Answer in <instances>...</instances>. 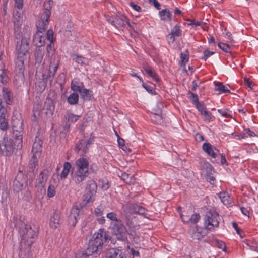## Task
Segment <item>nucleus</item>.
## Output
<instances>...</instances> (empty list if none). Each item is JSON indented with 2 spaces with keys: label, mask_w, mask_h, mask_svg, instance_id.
I'll list each match as a JSON object with an SVG mask.
<instances>
[{
  "label": "nucleus",
  "mask_w": 258,
  "mask_h": 258,
  "mask_svg": "<svg viewBox=\"0 0 258 258\" xmlns=\"http://www.w3.org/2000/svg\"><path fill=\"white\" fill-rule=\"evenodd\" d=\"M110 240L111 238L106 232L103 229H99L89 240L87 247L88 254L100 255L103 251L105 244Z\"/></svg>",
  "instance_id": "obj_1"
},
{
  "label": "nucleus",
  "mask_w": 258,
  "mask_h": 258,
  "mask_svg": "<svg viewBox=\"0 0 258 258\" xmlns=\"http://www.w3.org/2000/svg\"><path fill=\"white\" fill-rule=\"evenodd\" d=\"M89 174V162L84 157L78 158L71 171V176L76 184H79L85 179Z\"/></svg>",
  "instance_id": "obj_2"
},
{
  "label": "nucleus",
  "mask_w": 258,
  "mask_h": 258,
  "mask_svg": "<svg viewBox=\"0 0 258 258\" xmlns=\"http://www.w3.org/2000/svg\"><path fill=\"white\" fill-rule=\"evenodd\" d=\"M30 38V33L28 31L25 32L22 37L20 44L17 43V60L16 63L20 67V70L22 69L23 66L24 59L23 57L27 55L29 49V44Z\"/></svg>",
  "instance_id": "obj_3"
},
{
  "label": "nucleus",
  "mask_w": 258,
  "mask_h": 258,
  "mask_svg": "<svg viewBox=\"0 0 258 258\" xmlns=\"http://www.w3.org/2000/svg\"><path fill=\"white\" fill-rule=\"evenodd\" d=\"M71 89L74 92L80 93L81 97L84 100H90L92 96V91L84 88L82 82H80L78 79H74L71 83Z\"/></svg>",
  "instance_id": "obj_4"
},
{
  "label": "nucleus",
  "mask_w": 258,
  "mask_h": 258,
  "mask_svg": "<svg viewBox=\"0 0 258 258\" xmlns=\"http://www.w3.org/2000/svg\"><path fill=\"white\" fill-rule=\"evenodd\" d=\"M219 214L216 212H208L206 213L204 217V226L210 230L213 229L214 227L219 226V222L218 220Z\"/></svg>",
  "instance_id": "obj_5"
},
{
  "label": "nucleus",
  "mask_w": 258,
  "mask_h": 258,
  "mask_svg": "<svg viewBox=\"0 0 258 258\" xmlns=\"http://www.w3.org/2000/svg\"><path fill=\"white\" fill-rule=\"evenodd\" d=\"M106 19L108 22L118 29L123 30L126 24H127L130 28L133 29V26L129 23L128 19L124 15L116 16L115 17L107 16Z\"/></svg>",
  "instance_id": "obj_6"
},
{
  "label": "nucleus",
  "mask_w": 258,
  "mask_h": 258,
  "mask_svg": "<svg viewBox=\"0 0 258 258\" xmlns=\"http://www.w3.org/2000/svg\"><path fill=\"white\" fill-rule=\"evenodd\" d=\"M20 233L22 234V240L30 246L34 242L33 239L37 236L36 232L32 229L31 226L24 224V227H21Z\"/></svg>",
  "instance_id": "obj_7"
},
{
  "label": "nucleus",
  "mask_w": 258,
  "mask_h": 258,
  "mask_svg": "<svg viewBox=\"0 0 258 258\" xmlns=\"http://www.w3.org/2000/svg\"><path fill=\"white\" fill-rule=\"evenodd\" d=\"M14 143L13 140L4 137L0 141V152L5 156H11L14 150Z\"/></svg>",
  "instance_id": "obj_8"
},
{
  "label": "nucleus",
  "mask_w": 258,
  "mask_h": 258,
  "mask_svg": "<svg viewBox=\"0 0 258 258\" xmlns=\"http://www.w3.org/2000/svg\"><path fill=\"white\" fill-rule=\"evenodd\" d=\"M111 225L113 234L117 236L118 239L124 240L126 238L127 230L121 220L112 222Z\"/></svg>",
  "instance_id": "obj_9"
},
{
  "label": "nucleus",
  "mask_w": 258,
  "mask_h": 258,
  "mask_svg": "<svg viewBox=\"0 0 258 258\" xmlns=\"http://www.w3.org/2000/svg\"><path fill=\"white\" fill-rule=\"evenodd\" d=\"M97 190V185L92 180H89L87 183L85 193L83 196V200L86 203L93 201V197Z\"/></svg>",
  "instance_id": "obj_10"
},
{
  "label": "nucleus",
  "mask_w": 258,
  "mask_h": 258,
  "mask_svg": "<svg viewBox=\"0 0 258 258\" xmlns=\"http://www.w3.org/2000/svg\"><path fill=\"white\" fill-rule=\"evenodd\" d=\"M49 171L47 169L42 170L36 179V186L39 189L41 194H44L46 191L45 186L49 176Z\"/></svg>",
  "instance_id": "obj_11"
},
{
  "label": "nucleus",
  "mask_w": 258,
  "mask_h": 258,
  "mask_svg": "<svg viewBox=\"0 0 258 258\" xmlns=\"http://www.w3.org/2000/svg\"><path fill=\"white\" fill-rule=\"evenodd\" d=\"M27 186L26 177L22 172H19L13 182V189L16 192L23 190Z\"/></svg>",
  "instance_id": "obj_12"
},
{
  "label": "nucleus",
  "mask_w": 258,
  "mask_h": 258,
  "mask_svg": "<svg viewBox=\"0 0 258 258\" xmlns=\"http://www.w3.org/2000/svg\"><path fill=\"white\" fill-rule=\"evenodd\" d=\"M124 212H129V213L139 214L147 218L146 209L143 207L135 204H127L124 206Z\"/></svg>",
  "instance_id": "obj_13"
},
{
  "label": "nucleus",
  "mask_w": 258,
  "mask_h": 258,
  "mask_svg": "<svg viewBox=\"0 0 258 258\" xmlns=\"http://www.w3.org/2000/svg\"><path fill=\"white\" fill-rule=\"evenodd\" d=\"M80 210L77 207H74L71 211L69 217V223L71 226L74 227L77 221V217L79 216Z\"/></svg>",
  "instance_id": "obj_14"
},
{
  "label": "nucleus",
  "mask_w": 258,
  "mask_h": 258,
  "mask_svg": "<svg viewBox=\"0 0 258 258\" xmlns=\"http://www.w3.org/2000/svg\"><path fill=\"white\" fill-rule=\"evenodd\" d=\"M42 144L43 142L41 139L38 137H36L32 147V153L38 155V156H40L42 148Z\"/></svg>",
  "instance_id": "obj_15"
},
{
  "label": "nucleus",
  "mask_w": 258,
  "mask_h": 258,
  "mask_svg": "<svg viewBox=\"0 0 258 258\" xmlns=\"http://www.w3.org/2000/svg\"><path fill=\"white\" fill-rule=\"evenodd\" d=\"M203 149L213 158H215L217 155V152H219V150L215 147L212 146L210 144L207 143H205L203 144Z\"/></svg>",
  "instance_id": "obj_16"
},
{
  "label": "nucleus",
  "mask_w": 258,
  "mask_h": 258,
  "mask_svg": "<svg viewBox=\"0 0 258 258\" xmlns=\"http://www.w3.org/2000/svg\"><path fill=\"white\" fill-rule=\"evenodd\" d=\"M106 258H124V254L119 249L110 248L106 252Z\"/></svg>",
  "instance_id": "obj_17"
},
{
  "label": "nucleus",
  "mask_w": 258,
  "mask_h": 258,
  "mask_svg": "<svg viewBox=\"0 0 258 258\" xmlns=\"http://www.w3.org/2000/svg\"><path fill=\"white\" fill-rule=\"evenodd\" d=\"M41 20L37 25V32L43 33L46 29L49 18L45 17L44 15H41Z\"/></svg>",
  "instance_id": "obj_18"
},
{
  "label": "nucleus",
  "mask_w": 258,
  "mask_h": 258,
  "mask_svg": "<svg viewBox=\"0 0 258 258\" xmlns=\"http://www.w3.org/2000/svg\"><path fill=\"white\" fill-rule=\"evenodd\" d=\"M45 37L43 36V33L37 32L34 35L33 42L38 47L40 48L43 45Z\"/></svg>",
  "instance_id": "obj_19"
},
{
  "label": "nucleus",
  "mask_w": 258,
  "mask_h": 258,
  "mask_svg": "<svg viewBox=\"0 0 258 258\" xmlns=\"http://www.w3.org/2000/svg\"><path fill=\"white\" fill-rule=\"evenodd\" d=\"M43 109L46 110V114L52 115L54 110V105L53 101L50 99H47L44 103Z\"/></svg>",
  "instance_id": "obj_20"
},
{
  "label": "nucleus",
  "mask_w": 258,
  "mask_h": 258,
  "mask_svg": "<svg viewBox=\"0 0 258 258\" xmlns=\"http://www.w3.org/2000/svg\"><path fill=\"white\" fill-rule=\"evenodd\" d=\"M53 5L52 0H46L44 3V12L42 13L41 15H44L45 17H47V18H49L52 6Z\"/></svg>",
  "instance_id": "obj_21"
},
{
  "label": "nucleus",
  "mask_w": 258,
  "mask_h": 258,
  "mask_svg": "<svg viewBox=\"0 0 258 258\" xmlns=\"http://www.w3.org/2000/svg\"><path fill=\"white\" fill-rule=\"evenodd\" d=\"M180 216L184 222H190L192 223H197L200 219V216L199 214L195 213L192 214L190 217L188 216L184 217L182 213H180Z\"/></svg>",
  "instance_id": "obj_22"
},
{
  "label": "nucleus",
  "mask_w": 258,
  "mask_h": 258,
  "mask_svg": "<svg viewBox=\"0 0 258 258\" xmlns=\"http://www.w3.org/2000/svg\"><path fill=\"white\" fill-rule=\"evenodd\" d=\"M60 221V214L55 212L50 219V226L53 228H56L59 225Z\"/></svg>",
  "instance_id": "obj_23"
},
{
  "label": "nucleus",
  "mask_w": 258,
  "mask_h": 258,
  "mask_svg": "<svg viewBox=\"0 0 258 258\" xmlns=\"http://www.w3.org/2000/svg\"><path fill=\"white\" fill-rule=\"evenodd\" d=\"M118 176L127 184H131L135 183V179L134 177V175L130 176L129 174L125 172H120V173L118 174Z\"/></svg>",
  "instance_id": "obj_24"
},
{
  "label": "nucleus",
  "mask_w": 258,
  "mask_h": 258,
  "mask_svg": "<svg viewBox=\"0 0 258 258\" xmlns=\"http://www.w3.org/2000/svg\"><path fill=\"white\" fill-rule=\"evenodd\" d=\"M71 56L73 61H76L79 64L82 65H86L88 64V59L83 56H79L75 54H71Z\"/></svg>",
  "instance_id": "obj_25"
},
{
  "label": "nucleus",
  "mask_w": 258,
  "mask_h": 258,
  "mask_svg": "<svg viewBox=\"0 0 258 258\" xmlns=\"http://www.w3.org/2000/svg\"><path fill=\"white\" fill-rule=\"evenodd\" d=\"M58 68V63H50L49 66V74L47 75V78L49 79L50 81H52L53 77L54 76Z\"/></svg>",
  "instance_id": "obj_26"
},
{
  "label": "nucleus",
  "mask_w": 258,
  "mask_h": 258,
  "mask_svg": "<svg viewBox=\"0 0 258 258\" xmlns=\"http://www.w3.org/2000/svg\"><path fill=\"white\" fill-rule=\"evenodd\" d=\"M23 132H13L12 136L15 139V144H17L18 148L22 147V133Z\"/></svg>",
  "instance_id": "obj_27"
},
{
  "label": "nucleus",
  "mask_w": 258,
  "mask_h": 258,
  "mask_svg": "<svg viewBox=\"0 0 258 258\" xmlns=\"http://www.w3.org/2000/svg\"><path fill=\"white\" fill-rule=\"evenodd\" d=\"M125 223L127 226H128L130 228H135V225L134 224V221H133V219L135 218V217L131 214V213H129V212H125Z\"/></svg>",
  "instance_id": "obj_28"
},
{
  "label": "nucleus",
  "mask_w": 258,
  "mask_h": 258,
  "mask_svg": "<svg viewBox=\"0 0 258 258\" xmlns=\"http://www.w3.org/2000/svg\"><path fill=\"white\" fill-rule=\"evenodd\" d=\"M76 92H74L71 94L67 98V101L70 105H76L78 103L79 95Z\"/></svg>",
  "instance_id": "obj_29"
},
{
  "label": "nucleus",
  "mask_w": 258,
  "mask_h": 258,
  "mask_svg": "<svg viewBox=\"0 0 258 258\" xmlns=\"http://www.w3.org/2000/svg\"><path fill=\"white\" fill-rule=\"evenodd\" d=\"M40 156L33 154L32 158L29 161V167L30 168V172H33L34 169L37 165L38 159Z\"/></svg>",
  "instance_id": "obj_30"
},
{
  "label": "nucleus",
  "mask_w": 258,
  "mask_h": 258,
  "mask_svg": "<svg viewBox=\"0 0 258 258\" xmlns=\"http://www.w3.org/2000/svg\"><path fill=\"white\" fill-rule=\"evenodd\" d=\"M161 19L164 21H170L171 14L168 9H164L159 12Z\"/></svg>",
  "instance_id": "obj_31"
},
{
  "label": "nucleus",
  "mask_w": 258,
  "mask_h": 258,
  "mask_svg": "<svg viewBox=\"0 0 258 258\" xmlns=\"http://www.w3.org/2000/svg\"><path fill=\"white\" fill-rule=\"evenodd\" d=\"M71 167L72 166L70 163L68 162H64L63 164V169L60 174L61 178H66L67 177Z\"/></svg>",
  "instance_id": "obj_32"
},
{
  "label": "nucleus",
  "mask_w": 258,
  "mask_h": 258,
  "mask_svg": "<svg viewBox=\"0 0 258 258\" xmlns=\"http://www.w3.org/2000/svg\"><path fill=\"white\" fill-rule=\"evenodd\" d=\"M144 70L150 76H151L153 79H154L156 82L159 81V79L158 78L157 75L156 73L152 69V68L148 66H146L144 67Z\"/></svg>",
  "instance_id": "obj_33"
},
{
  "label": "nucleus",
  "mask_w": 258,
  "mask_h": 258,
  "mask_svg": "<svg viewBox=\"0 0 258 258\" xmlns=\"http://www.w3.org/2000/svg\"><path fill=\"white\" fill-rule=\"evenodd\" d=\"M44 53L42 49L38 47L35 51L34 55L36 62L37 63H41L43 60Z\"/></svg>",
  "instance_id": "obj_34"
},
{
  "label": "nucleus",
  "mask_w": 258,
  "mask_h": 258,
  "mask_svg": "<svg viewBox=\"0 0 258 258\" xmlns=\"http://www.w3.org/2000/svg\"><path fill=\"white\" fill-rule=\"evenodd\" d=\"M215 90L218 91L220 93L230 92L229 90L226 88V86L221 82H215Z\"/></svg>",
  "instance_id": "obj_35"
},
{
  "label": "nucleus",
  "mask_w": 258,
  "mask_h": 258,
  "mask_svg": "<svg viewBox=\"0 0 258 258\" xmlns=\"http://www.w3.org/2000/svg\"><path fill=\"white\" fill-rule=\"evenodd\" d=\"M156 112L153 114L155 121L157 123L161 124L163 122L162 116L161 115L162 112L161 109L159 108L157 110H156Z\"/></svg>",
  "instance_id": "obj_36"
},
{
  "label": "nucleus",
  "mask_w": 258,
  "mask_h": 258,
  "mask_svg": "<svg viewBox=\"0 0 258 258\" xmlns=\"http://www.w3.org/2000/svg\"><path fill=\"white\" fill-rule=\"evenodd\" d=\"M8 77L7 74L6 70L4 69H0V82L5 84L8 81Z\"/></svg>",
  "instance_id": "obj_37"
},
{
  "label": "nucleus",
  "mask_w": 258,
  "mask_h": 258,
  "mask_svg": "<svg viewBox=\"0 0 258 258\" xmlns=\"http://www.w3.org/2000/svg\"><path fill=\"white\" fill-rule=\"evenodd\" d=\"M219 197L221 199L222 202L224 205H228L229 203V196L227 192H220L219 194Z\"/></svg>",
  "instance_id": "obj_38"
},
{
  "label": "nucleus",
  "mask_w": 258,
  "mask_h": 258,
  "mask_svg": "<svg viewBox=\"0 0 258 258\" xmlns=\"http://www.w3.org/2000/svg\"><path fill=\"white\" fill-rule=\"evenodd\" d=\"M23 126V120L21 118L13 117L12 118V127Z\"/></svg>",
  "instance_id": "obj_39"
},
{
  "label": "nucleus",
  "mask_w": 258,
  "mask_h": 258,
  "mask_svg": "<svg viewBox=\"0 0 258 258\" xmlns=\"http://www.w3.org/2000/svg\"><path fill=\"white\" fill-rule=\"evenodd\" d=\"M92 254H89L87 248L86 250L78 251L75 254L76 258H87Z\"/></svg>",
  "instance_id": "obj_40"
},
{
  "label": "nucleus",
  "mask_w": 258,
  "mask_h": 258,
  "mask_svg": "<svg viewBox=\"0 0 258 258\" xmlns=\"http://www.w3.org/2000/svg\"><path fill=\"white\" fill-rule=\"evenodd\" d=\"M8 127V122L6 117L0 118V128L2 130H6Z\"/></svg>",
  "instance_id": "obj_41"
},
{
  "label": "nucleus",
  "mask_w": 258,
  "mask_h": 258,
  "mask_svg": "<svg viewBox=\"0 0 258 258\" xmlns=\"http://www.w3.org/2000/svg\"><path fill=\"white\" fill-rule=\"evenodd\" d=\"M55 194V187L54 185L50 184L47 189V196L52 198Z\"/></svg>",
  "instance_id": "obj_42"
},
{
  "label": "nucleus",
  "mask_w": 258,
  "mask_h": 258,
  "mask_svg": "<svg viewBox=\"0 0 258 258\" xmlns=\"http://www.w3.org/2000/svg\"><path fill=\"white\" fill-rule=\"evenodd\" d=\"M3 98L5 99L7 104H10L12 102L11 98L10 97V93L7 91H5V90L3 89Z\"/></svg>",
  "instance_id": "obj_43"
},
{
  "label": "nucleus",
  "mask_w": 258,
  "mask_h": 258,
  "mask_svg": "<svg viewBox=\"0 0 258 258\" xmlns=\"http://www.w3.org/2000/svg\"><path fill=\"white\" fill-rule=\"evenodd\" d=\"M22 24V18L19 16L18 18L15 17L14 20V24L15 29H19Z\"/></svg>",
  "instance_id": "obj_44"
},
{
  "label": "nucleus",
  "mask_w": 258,
  "mask_h": 258,
  "mask_svg": "<svg viewBox=\"0 0 258 258\" xmlns=\"http://www.w3.org/2000/svg\"><path fill=\"white\" fill-rule=\"evenodd\" d=\"M81 115H77L72 113L68 114L67 119L69 121L71 122H75L80 117Z\"/></svg>",
  "instance_id": "obj_45"
},
{
  "label": "nucleus",
  "mask_w": 258,
  "mask_h": 258,
  "mask_svg": "<svg viewBox=\"0 0 258 258\" xmlns=\"http://www.w3.org/2000/svg\"><path fill=\"white\" fill-rule=\"evenodd\" d=\"M22 193L24 194V198L26 201H30L31 199V194L29 188L25 189V187L23 189Z\"/></svg>",
  "instance_id": "obj_46"
},
{
  "label": "nucleus",
  "mask_w": 258,
  "mask_h": 258,
  "mask_svg": "<svg viewBox=\"0 0 258 258\" xmlns=\"http://www.w3.org/2000/svg\"><path fill=\"white\" fill-rule=\"evenodd\" d=\"M203 168L206 170L207 174L212 173L214 172L212 166L208 162H205L203 165Z\"/></svg>",
  "instance_id": "obj_47"
},
{
  "label": "nucleus",
  "mask_w": 258,
  "mask_h": 258,
  "mask_svg": "<svg viewBox=\"0 0 258 258\" xmlns=\"http://www.w3.org/2000/svg\"><path fill=\"white\" fill-rule=\"evenodd\" d=\"M171 33L172 35L177 37L180 35L181 30L178 26L176 25L171 30Z\"/></svg>",
  "instance_id": "obj_48"
},
{
  "label": "nucleus",
  "mask_w": 258,
  "mask_h": 258,
  "mask_svg": "<svg viewBox=\"0 0 258 258\" xmlns=\"http://www.w3.org/2000/svg\"><path fill=\"white\" fill-rule=\"evenodd\" d=\"M7 110L4 105L2 104V102L0 101V118L6 117Z\"/></svg>",
  "instance_id": "obj_49"
},
{
  "label": "nucleus",
  "mask_w": 258,
  "mask_h": 258,
  "mask_svg": "<svg viewBox=\"0 0 258 258\" xmlns=\"http://www.w3.org/2000/svg\"><path fill=\"white\" fill-rule=\"evenodd\" d=\"M188 61V56L183 53H181V62H180L181 66L185 67L186 63Z\"/></svg>",
  "instance_id": "obj_50"
},
{
  "label": "nucleus",
  "mask_w": 258,
  "mask_h": 258,
  "mask_svg": "<svg viewBox=\"0 0 258 258\" xmlns=\"http://www.w3.org/2000/svg\"><path fill=\"white\" fill-rule=\"evenodd\" d=\"M218 46L224 51L226 52H230V46L229 45L223 43H219L218 44Z\"/></svg>",
  "instance_id": "obj_51"
},
{
  "label": "nucleus",
  "mask_w": 258,
  "mask_h": 258,
  "mask_svg": "<svg viewBox=\"0 0 258 258\" xmlns=\"http://www.w3.org/2000/svg\"><path fill=\"white\" fill-rule=\"evenodd\" d=\"M214 245L218 247L219 249L224 251L226 248L225 244L224 242L219 240H216L214 242Z\"/></svg>",
  "instance_id": "obj_52"
},
{
  "label": "nucleus",
  "mask_w": 258,
  "mask_h": 258,
  "mask_svg": "<svg viewBox=\"0 0 258 258\" xmlns=\"http://www.w3.org/2000/svg\"><path fill=\"white\" fill-rule=\"evenodd\" d=\"M107 217L111 220L112 222L119 221V219L117 218L116 214L113 212H110L107 214Z\"/></svg>",
  "instance_id": "obj_53"
},
{
  "label": "nucleus",
  "mask_w": 258,
  "mask_h": 258,
  "mask_svg": "<svg viewBox=\"0 0 258 258\" xmlns=\"http://www.w3.org/2000/svg\"><path fill=\"white\" fill-rule=\"evenodd\" d=\"M85 144V141L82 140L80 141L79 143L77 145L75 148L76 151L78 153L79 151L83 148V145Z\"/></svg>",
  "instance_id": "obj_54"
},
{
  "label": "nucleus",
  "mask_w": 258,
  "mask_h": 258,
  "mask_svg": "<svg viewBox=\"0 0 258 258\" xmlns=\"http://www.w3.org/2000/svg\"><path fill=\"white\" fill-rule=\"evenodd\" d=\"M205 119V120L209 121L211 118V114L210 112H208L207 110L204 112V113L202 114Z\"/></svg>",
  "instance_id": "obj_55"
},
{
  "label": "nucleus",
  "mask_w": 258,
  "mask_h": 258,
  "mask_svg": "<svg viewBox=\"0 0 258 258\" xmlns=\"http://www.w3.org/2000/svg\"><path fill=\"white\" fill-rule=\"evenodd\" d=\"M15 2V6L19 9L22 8L23 6L24 0H14Z\"/></svg>",
  "instance_id": "obj_56"
},
{
  "label": "nucleus",
  "mask_w": 258,
  "mask_h": 258,
  "mask_svg": "<svg viewBox=\"0 0 258 258\" xmlns=\"http://www.w3.org/2000/svg\"><path fill=\"white\" fill-rule=\"evenodd\" d=\"M189 94L191 95V99L194 103L196 104V105L199 103L198 96L196 94L192 92H189Z\"/></svg>",
  "instance_id": "obj_57"
},
{
  "label": "nucleus",
  "mask_w": 258,
  "mask_h": 258,
  "mask_svg": "<svg viewBox=\"0 0 258 258\" xmlns=\"http://www.w3.org/2000/svg\"><path fill=\"white\" fill-rule=\"evenodd\" d=\"M47 38L51 43L52 42L53 38V32L52 30H48L47 32Z\"/></svg>",
  "instance_id": "obj_58"
},
{
  "label": "nucleus",
  "mask_w": 258,
  "mask_h": 258,
  "mask_svg": "<svg viewBox=\"0 0 258 258\" xmlns=\"http://www.w3.org/2000/svg\"><path fill=\"white\" fill-rule=\"evenodd\" d=\"M214 53V52L213 51H209L208 50H206L204 51V56L203 57V58L205 60H206L207 59L210 57L211 55H212V54H213Z\"/></svg>",
  "instance_id": "obj_59"
},
{
  "label": "nucleus",
  "mask_w": 258,
  "mask_h": 258,
  "mask_svg": "<svg viewBox=\"0 0 258 258\" xmlns=\"http://www.w3.org/2000/svg\"><path fill=\"white\" fill-rule=\"evenodd\" d=\"M218 112H219L223 116L228 118L231 117V115L227 113V109H219L218 110Z\"/></svg>",
  "instance_id": "obj_60"
},
{
  "label": "nucleus",
  "mask_w": 258,
  "mask_h": 258,
  "mask_svg": "<svg viewBox=\"0 0 258 258\" xmlns=\"http://www.w3.org/2000/svg\"><path fill=\"white\" fill-rule=\"evenodd\" d=\"M232 225H233V228L236 230V232L241 237H243V236L241 234V230L238 227V225L236 223H235V222H233L232 223Z\"/></svg>",
  "instance_id": "obj_61"
},
{
  "label": "nucleus",
  "mask_w": 258,
  "mask_h": 258,
  "mask_svg": "<svg viewBox=\"0 0 258 258\" xmlns=\"http://www.w3.org/2000/svg\"><path fill=\"white\" fill-rule=\"evenodd\" d=\"M142 86L148 92L152 94H154L155 91L152 87L148 86L145 83H143Z\"/></svg>",
  "instance_id": "obj_62"
},
{
  "label": "nucleus",
  "mask_w": 258,
  "mask_h": 258,
  "mask_svg": "<svg viewBox=\"0 0 258 258\" xmlns=\"http://www.w3.org/2000/svg\"><path fill=\"white\" fill-rule=\"evenodd\" d=\"M196 106L198 110L201 112V114H203L207 110L205 107L200 103H198Z\"/></svg>",
  "instance_id": "obj_63"
},
{
  "label": "nucleus",
  "mask_w": 258,
  "mask_h": 258,
  "mask_svg": "<svg viewBox=\"0 0 258 258\" xmlns=\"http://www.w3.org/2000/svg\"><path fill=\"white\" fill-rule=\"evenodd\" d=\"M130 5L134 10H135L136 11H137L138 12H141V10H142L141 8L139 6L134 4L133 2H130Z\"/></svg>",
  "instance_id": "obj_64"
}]
</instances>
